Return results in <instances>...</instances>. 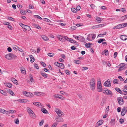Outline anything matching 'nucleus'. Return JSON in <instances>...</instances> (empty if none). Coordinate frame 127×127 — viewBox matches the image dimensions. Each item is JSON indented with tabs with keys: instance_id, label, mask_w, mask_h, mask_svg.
I'll return each instance as SVG.
<instances>
[{
	"instance_id": "obj_53",
	"label": "nucleus",
	"mask_w": 127,
	"mask_h": 127,
	"mask_svg": "<svg viewBox=\"0 0 127 127\" xmlns=\"http://www.w3.org/2000/svg\"><path fill=\"white\" fill-rule=\"evenodd\" d=\"M42 112L44 113H46L47 112V110L45 108H43L41 110Z\"/></svg>"
},
{
	"instance_id": "obj_34",
	"label": "nucleus",
	"mask_w": 127,
	"mask_h": 127,
	"mask_svg": "<svg viewBox=\"0 0 127 127\" xmlns=\"http://www.w3.org/2000/svg\"><path fill=\"white\" fill-rule=\"evenodd\" d=\"M55 54L53 53H51L47 54V55L49 57H52Z\"/></svg>"
},
{
	"instance_id": "obj_41",
	"label": "nucleus",
	"mask_w": 127,
	"mask_h": 127,
	"mask_svg": "<svg viewBox=\"0 0 127 127\" xmlns=\"http://www.w3.org/2000/svg\"><path fill=\"white\" fill-rule=\"evenodd\" d=\"M104 53H105V55L106 56H107L108 54V51L106 49L104 51Z\"/></svg>"
},
{
	"instance_id": "obj_23",
	"label": "nucleus",
	"mask_w": 127,
	"mask_h": 127,
	"mask_svg": "<svg viewBox=\"0 0 127 127\" xmlns=\"http://www.w3.org/2000/svg\"><path fill=\"white\" fill-rule=\"evenodd\" d=\"M61 68L63 69L64 68V64L62 63H60L59 66Z\"/></svg>"
},
{
	"instance_id": "obj_56",
	"label": "nucleus",
	"mask_w": 127,
	"mask_h": 127,
	"mask_svg": "<svg viewBox=\"0 0 127 127\" xmlns=\"http://www.w3.org/2000/svg\"><path fill=\"white\" fill-rule=\"evenodd\" d=\"M109 106H107V107L106 109V110H105V113H108V111H109Z\"/></svg>"
},
{
	"instance_id": "obj_43",
	"label": "nucleus",
	"mask_w": 127,
	"mask_h": 127,
	"mask_svg": "<svg viewBox=\"0 0 127 127\" xmlns=\"http://www.w3.org/2000/svg\"><path fill=\"white\" fill-rule=\"evenodd\" d=\"M14 122L16 124H18L19 123L18 119L17 118L15 119L14 120Z\"/></svg>"
},
{
	"instance_id": "obj_5",
	"label": "nucleus",
	"mask_w": 127,
	"mask_h": 127,
	"mask_svg": "<svg viewBox=\"0 0 127 127\" xmlns=\"http://www.w3.org/2000/svg\"><path fill=\"white\" fill-rule=\"evenodd\" d=\"M24 95L27 96L32 97L33 96V94L31 93L25 91L24 93Z\"/></svg>"
},
{
	"instance_id": "obj_51",
	"label": "nucleus",
	"mask_w": 127,
	"mask_h": 127,
	"mask_svg": "<svg viewBox=\"0 0 127 127\" xmlns=\"http://www.w3.org/2000/svg\"><path fill=\"white\" fill-rule=\"evenodd\" d=\"M119 122L121 124H123L124 122V119L121 118L119 120Z\"/></svg>"
},
{
	"instance_id": "obj_14",
	"label": "nucleus",
	"mask_w": 127,
	"mask_h": 127,
	"mask_svg": "<svg viewBox=\"0 0 127 127\" xmlns=\"http://www.w3.org/2000/svg\"><path fill=\"white\" fill-rule=\"evenodd\" d=\"M103 122V120H99L96 123L97 125L98 126H99L102 124Z\"/></svg>"
},
{
	"instance_id": "obj_13",
	"label": "nucleus",
	"mask_w": 127,
	"mask_h": 127,
	"mask_svg": "<svg viewBox=\"0 0 127 127\" xmlns=\"http://www.w3.org/2000/svg\"><path fill=\"white\" fill-rule=\"evenodd\" d=\"M120 38L122 40H126L127 39V36L125 35H122L121 36Z\"/></svg>"
},
{
	"instance_id": "obj_2",
	"label": "nucleus",
	"mask_w": 127,
	"mask_h": 127,
	"mask_svg": "<svg viewBox=\"0 0 127 127\" xmlns=\"http://www.w3.org/2000/svg\"><path fill=\"white\" fill-rule=\"evenodd\" d=\"M90 86L91 89L93 91L95 88V80L93 78L90 81Z\"/></svg>"
},
{
	"instance_id": "obj_28",
	"label": "nucleus",
	"mask_w": 127,
	"mask_h": 127,
	"mask_svg": "<svg viewBox=\"0 0 127 127\" xmlns=\"http://www.w3.org/2000/svg\"><path fill=\"white\" fill-rule=\"evenodd\" d=\"M5 58H6V59L8 60H11V58L10 57V54L6 55L5 56Z\"/></svg>"
},
{
	"instance_id": "obj_20",
	"label": "nucleus",
	"mask_w": 127,
	"mask_h": 127,
	"mask_svg": "<svg viewBox=\"0 0 127 127\" xmlns=\"http://www.w3.org/2000/svg\"><path fill=\"white\" fill-rule=\"evenodd\" d=\"M11 81L12 82H13L15 84L17 85L18 84V82L17 80L14 78L12 79H11Z\"/></svg>"
},
{
	"instance_id": "obj_62",
	"label": "nucleus",
	"mask_w": 127,
	"mask_h": 127,
	"mask_svg": "<svg viewBox=\"0 0 127 127\" xmlns=\"http://www.w3.org/2000/svg\"><path fill=\"white\" fill-rule=\"evenodd\" d=\"M13 49L15 50H18V49H19V47L17 46L13 47Z\"/></svg>"
},
{
	"instance_id": "obj_35",
	"label": "nucleus",
	"mask_w": 127,
	"mask_h": 127,
	"mask_svg": "<svg viewBox=\"0 0 127 127\" xmlns=\"http://www.w3.org/2000/svg\"><path fill=\"white\" fill-rule=\"evenodd\" d=\"M110 91V90L106 89H105V90L103 91V92L104 93H106L107 95L108 93H109V92Z\"/></svg>"
},
{
	"instance_id": "obj_24",
	"label": "nucleus",
	"mask_w": 127,
	"mask_h": 127,
	"mask_svg": "<svg viewBox=\"0 0 127 127\" xmlns=\"http://www.w3.org/2000/svg\"><path fill=\"white\" fill-rule=\"evenodd\" d=\"M8 92L12 95L14 96L15 95L14 93L10 89L8 91Z\"/></svg>"
},
{
	"instance_id": "obj_25",
	"label": "nucleus",
	"mask_w": 127,
	"mask_h": 127,
	"mask_svg": "<svg viewBox=\"0 0 127 127\" xmlns=\"http://www.w3.org/2000/svg\"><path fill=\"white\" fill-rule=\"evenodd\" d=\"M127 19V15L122 16L121 17V21Z\"/></svg>"
},
{
	"instance_id": "obj_52",
	"label": "nucleus",
	"mask_w": 127,
	"mask_h": 127,
	"mask_svg": "<svg viewBox=\"0 0 127 127\" xmlns=\"http://www.w3.org/2000/svg\"><path fill=\"white\" fill-rule=\"evenodd\" d=\"M73 37L77 39V40H79L80 38L78 36H76L74 35H73Z\"/></svg>"
},
{
	"instance_id": "obj_30",
	"label": "nucleus",
	"mask_w": 127,
	"mask_h": 127,
	"mask_svg": "<svg viewBox=\"0 0 127 127\" xmlns=\"http://www.w3.org/2000/svg\"><path fill=\"white\" fill-rule=\"evenodd\" d=\"M41 74L44 78H47V74L41 72Z\"/></svg>"
},
{
	"instance_id": "obj_44",
	"label": "nucleus",
	"mask_w": 127,
	"mask_h": 127,
	"mask_svg": "<svg viewBox=\"0 0 127 127\" xmlns=\"http://www.w3.org/2000/svg\"><path fill=\"white\" fill-rule=\"evenodd\" d=\"M72 12L74 13H76L77 12V10L75 8H72Z\"/></svg>"
},
{
	"instance_id": "obj_6",
	"label": "nucleus",
	"mask_w": 127,
	"mask_h": 127,
	"mask_svg": "<svg viewBox=\"0 0 127 127\" xmlns=\"http://www.w3.org/2000/svg\"><path fill=\"white\" fill-rule=\"evenodd\" d=\"M117 100L119 105H123L124 103V101L122 98L121 97H119L117 98Z\"/></svg>"
},
{
	"instance_id": "obj_31",
	"label": "nucleus",
	"mask_w": 127,
	"mask_h": 127,
	"mask_svg": "<svg viewBox=\"0 0 127 127\" xmlns=\"http://www.w3.org/2000/svg\"><path fill=\"white\" fill-rule=\"evenodd\" d=\"M33 104L34 105L37 106H40V103L38 102H34Z\"/></svg>"
},
{
	"instance_id": "obj_36",
	"label": "nucleus",
	"mask_w": 127,
	"mask_h": 127,
	"mask_svg": "<svg viewBox=\"0 0 127 127\" xmlns=\"http://www.w3.org/2000/svg\"><path fill=\"white\" fill-rule=\"evenodd\" d=\"M43 20L44 21H46L49 23L51 22V21L49 19L47 18H44L43 19Z\"/></svg>"
},
{
	"instance_id": "obj_39",
	"label": "nucleus",
	"mask_w": 127,
	"mask_h": 127,
	"mask_svg": "<svg viewBox=\"0 0 127 127\" xmlns=\"http://www.w3.org/2000/svg\"><path fill=\"white\" fill-rule=\"evenodd\" d=\"M105 40V39H100L98 40V43H100L102 42L103 41Z\"/></svg>"
},
{
	"instance_id": "obj_17",
	"label": "nucleus",
	"mask_w": 127,
	"mask_h": 127,
	"mask_svg": "<svg viewBox=\"0 0 127 127\" xmlns=\"http://www.w3.org/2000/svg\"><path fill=\"white\" fill-rule=\"evenodd\" d=\"M41 37L43 40L45 41L48 40L49 39L45 35H43L41 36Z\"/></svg>"
},
{
	"instance_id": "obj_33",
	"label": "nucleus",
	"mask_w": 127,
	"mask_h": 127,
	"mask_svg": "<svg viewBox=\"0 0 127 127\" xmlns=\"http://www.w3.org/2000/svg\"><path fill=\"white\" fill-rule=\"evenodd\" d=\"M96 19L98 21V22L99 23L101 22V20L102 19L101 18L98 17H96Z\"/></svg>"
},
{
	"instance_id": "obj_18",
	"label": "nucleus",
	"mask_w": 127,
	"mask_h": 127,
	"mask_svg": "<svg viewBox=\"0 0 127 127\" xmlns=\"http://www.w3.org/2000/svg\"><path fill=\"white\" fill-rule=\"evenodd\" d=\"M111 125L112 126H114L115 123V120L114 119H111L110 121Z\"/></svg>"
},
{
	"instance_id": "obj_19",
	"label": "nucleus",
	"mask_w": 127,
	"mask_h": 127,
	"mask_svg": "<svg viewBox=\"0 0 127 127\" xmlns=\"http://www.w3.org/2000/svg\"><path fill=\"white\" fill-rule=\"evenodd\" d=\"M115 90L117 92H118L119 93L121 94H123L122 92L121 91L120 89L118 88H115Z\"/></svg>"
},
{
	"instance_id": "obj_8",
	"label": "nucleus",
	"mask_w": 127,
	"mask_h": 127,
	"mask_svg": "<svg viewBox=\"0 0 127 127\" xmlns=\"http://www.w3.org/2000/svg\"><path fill=\"white\" fill-rule=\"evenodd\" d=\"M127 107H124L123 108L121 112V115L122 116H124L126 113L127 112Z\"/></svg>"
},
{
	"instance_id": "obj_46",
	"label": "nucleus",
	"mask_w": 127,
	"mask_h": 127,
	"mask_svg": "<svg viewBox=\"0 0 127 127\" xmlns=\"http://www.w3.org/2000/svg\"><path fill=\"white\" fill-rule=\"evenodd\" d=\"M21 13L23 15H25L26 14V12L25 11H23V10H21L20 11Z\"/></svg>"
},
{
	"instance_id": "obj_16",
	"label": "nucleus",
	"mask_w": 127,
	"mask_h": 127,
	"mask_svg": "<svg viewBox=\"0 0 127 127\" xmlns=\"http://www.w3.org/2000/svg\"><path fill=\"white\" fill-rule=\"evenodd\" d=\"M54 96L55 97L58 98L62 99H64V97H62V96L61 95H54Z\"/></svg>"
},
{
	"instance_id": "obj_47",
	"label": "nucleus",
	"mask_w": 127,
	"mask_h": 127,
	"mask_svg": "<svg viewBox=\"0 0 127 127\" xmlns=\"http://www.w3.org/2000/svg\"><path fill=\"white\" fill-rule=\"evenodd\" d=\"M118 29L122 28L123 27L122 24H120L117 26Z\"/></svg>"
},
{
	"instance_id": "obj_11",
	"label": "nucleus",
	"mask_w": 127,
	"mask_h": 127,
	"mask_svg": "<svg viewBox=\"0 0 127 127\" xmlns=\"http://www.w3.org/2000/svg\"><path fill=\"white\" fill-rule=\"evenodd\" d=\"M56 121L58 122H62L64 121L63 119L61 117H59L57 118L56 119Z\"/></svg>"
},
{
	"instance_id": "obj_48",
	"label": "nucleus",
	"mask_w": 127,
	"mask_h": 127,
	"mask_svg": "<svg viewBox=\"0 0 127 127\" xmlns=\"http://www.w3.org/2000/svg\"><path fill=\"white\" fill-rule=\"evenodd\" d=\"M40 63L42 65L43 67H46V64L43 62H40Z\"/></svg>"
},
{
	"instance_id": "obj_32",
	"label": "nucleus",
	"mask_w": 127,
	"mask_h": 127,
	"mask_svg": "<svg viewBox=\"0 0 127 127\" xmlns=\"http://www.w3.org/2000/svg\"><path fill=\"white\" fill-rule=\"evenodd\" d=\"M25 29L28 31H30L31 29L30 26L27 25L26 26V27L25 28Z\"/></svg>"
},
{
	"instance_id": "obj_9",
	"label": "nucleus",
	"mask_w": 127,
	"mask_h": 127,
	"mask_svg": "<svg viewBox=\"0 0 127 127\" xmlns=\"http://www.w3.org/2000/svg\"><path fill=\"white\" fill-rule=\"evenodd\" d=\"M27 100L26 99H19L18 100H16L15 101H18L20 102H27Z\"/></svg>"
},
{
	"instance_id": "obj_21",
	"label": "nucleus",
	"mask_w": 127,
	"mask_h": 127,
	"mask_svg": "<svg viewBox=\"0 0 127 127\" xmlns=\"http://www.w3.org/2000/svg\"><path fill=\"white\" fill-rule=\"evenodd\" d=\"M124 66H125L124 65L123 66L122 65V66H121V65H120V67L119 69H118V71L119 72L120 71L124 69L125 68Z\"/></svg>"
},
{
	"instance_id": "obj_49",
	"label": "nucleus",
	"mask_w": 127,
	"mask_h": 127,
	"mask_svg": "<svg viewBox=\"0 0 127 127\" xmlns=\"http://www.w3.org/2000/svg\"><path fill=\"white\" fill-rule=\"evenodd\" d=\"M118 80L117 79H115L114 80L113 82V83L114 84H118Z\"/></svg>"
},
{
	"instance_id": "obj_1",
	"label": "nucleus",
	"mask_w": 127,
	"mask_h": 127,
	"mask_svg": "<svg viewBox=\"0 0 127 127\" xmlns=\"http://www.w3.org/2000/svg\"><path fill=\"white\" fill-rule=\"evenodd\" d=\"M27 110L31 117L33 119L35 118V114L30 108L29 107H27Z\"/></svg>"
},
{
	"instance_id": "obj_59",
	"label": "nucleus",
	"mask_w": 127,
	"mask_h": 127,
	"mask_svg": "<svg viewBox=\"0 0 127 127\" xmlns=\"http://www.w3.org/2000/svg\"><path fill=\"white\" fill-rule=\"evenodd\" d=\"M105 103V100H103L102 101L101 103V104H100V105L101 106H103V105H104Z\"/></svg>"
},
{
	"instance_id": "obj_15",
	"label": "nucleus",
	"mask_w": 127,
	"mask_h": 127,
	"mask_svg": "<svg viewBox=\"0 0 127 127\" xmlns=\"http://www.w3.org/2000/svg\"><path fill=\"white\" fill-rule=\"evenodd\" d=\"M0 92L1 94L4 96H6L7 95V94L6 92L0 89Z\"/></svg>"
},
{
	"instance_id": "obj_64",
	"label": "nucleus",
	"mask_w": 127,
	"mask_h": 127,
	"mask_svg": "<svg viewBox=\"0 0 127 127\" xmlns=\"http://www.w3.org/2000/svg\"><path fill=\"white\" fill-rule=\"evenodd\" d=\"M57 125V123H54L51 127H56Z\"/></svg>"
},
{
	"instance_id": "obj_10",
	"label": "nucleus",
	"mask_w": 127,
	"mask_h": 127,
	"mask_svg": "<svg viewBox=\"0 0 127 127\" xmlns=\"http://www.w3.org/2000/svg\"><path fill=\"white\" fill-rule=\"evenodd\" d=\"M64 36L63 37L60 35H58V38H59V40L61 41H64Z\"/></svg>"
},
{
	"instance_id": "obj_12",
	"label": "nucleus",
	"mask_w": 127,
	"mask_h": 127,
	"mask_svg": "<svg viewBox=\"0 0 127 127\" xmlns=\"http://www.w3.org/2000/svg\"><path fill=\"white\" fill-rule=\"evenodd\" d=\"M4 84L6 86L9 88H11L12 86V85L10 83H4Z\"/></svg>"
},
{
	"instance_id": "obj_26",
	"label": "nucleus",
	"mask_w": 127,
	"mask_h": 127,
	"mask_svg": "<svg viewBox=\"0 0 127 127\" xmlns=\"http://www.w3.org/2000/svg\"><path fill=\"white\" fill-rule=\"evenodd\" d=\"M64 39H65V40H67L68 41L70 42H71V39L70 38H68L66 36H64Z\"/></svg>"
},
{
	"instance_id": "obj_57",
	"label": "nucleus",
	"mask_w": 127,
	"mask_h": 127,
	"mask_svg": "<svg viewBox=\"0 0 127 127\" xmlns=\"http://www.w3.org/2000/svg\"><path fill=\"white\" fill-rule=\"evenodd\" d=\"M107 95H109L110 96H112V92L110 91L109 92V93H108Z\"/></svg>"
},
{
	"instance_id": "obj_3",
	"label": "nucleus",
	"mask_w": 127,
	"mask_h": 127,
	"mask_svg": "<svg viewBox=\"0 0 127 127\" xmlns=\"http://www.w3.org/2000/svg\"><path fill=\"white\" fill-rule=\"evenodd\" d=\"M95 34L94 33L90 34L87 35V39L89 41H92L95 38Z\"/></svg>"
},
{
	"instance_id": "obj_50",
	"label": "nucleus",
	"mask_w": 127,
	"mask_h": 127,
	"mask_svg": "<svg viewBox=\"0 0 127 127\" xmlns=\"http://www.w3.org/2000/svg\"><path fill=\"white\" fill-rule=\"evenodd\" d=\"M106 25L105 24H99L98 25V26L99 27V28H101L103 26H105Z\"/></svg>"
},
{
	"instance_id": "obj_54",
	"label": "nucleus",
	"mask_w": 127,
	"mask_h": 127,
	"mask_svg": "<svg viewBox=\"0 0 127 127\" xmlns=\"http://www.w3.org/2000/svg\"><path fill=\"white\" fill-rule=\"evenodd\" d=\"M90 6L91 8L93 9H94L95 8L96 6L94 4H92L90 5Z\"/></svg>"
},
{
	"instance_id": "obj_4",
	"label": "nucleus",
	"mask_w": 127,
	"mask_h": 127,
	"mask_svg": "<svg viewBox=\"0 0 127 127\" xmlns=\"http://www.w3.org/2000/svg\"><path fill=\"white\" fill-rule=\"evenodd\" d=\"M111 79H109L105 82L104 83L103 85L104 86L109 87L111 86Z\"/></svg>"
},
{
	"instance_id": "obj_61",
	"label": "nucleus",
	"mask_w": 127,
	"mask_h": 127,
	"mask_svg": "<svg viewBox=\"0 0 127 127\" xmlns=\"http://www.w3.org/2000/svg\"><path fill=\"white\" fill-rule=\"evenodd\" d=\"M123 27H125L127 26V23L122 24Z\"/></svg>"
},
{
	"instance_id": "obj_42",
	"label": "nucleus",
	"mask_w": 127,
	"mask_h": 127,
	"mask_svg": "<svg viewBox=\"0 0 127 127\" xmlns=\"http://www.w3.org/2000/svg\"><path fill=\"white\" fill-rule=\"evenodd\" d=\"M30 79L31 81L32 82H34V80L33 78V77H32V76L30 75Z\"/></svg>"
},
{
	"instance_id": "obj_45",
	"label": "nucleus",
	"mask_w": 127,
	"mask_h": 127,
	"mask_svg": "<svg viewBox=\"0 0 127 127\" xmlns=\"http://www.w3.org/2000/svg\"><path fill=\"white\" fill-rule=\"evenodd\" d=\"M35 17L40 20H42V18L38 15H35Z\"/></svg>"
},
{
	"instance_id": "obj_63",
	"label": "nucleus",
	"mask_w": 127,
	"mask_h": 127,
	"mask_svg": "<svg viewBox=\"0 0 127 127\" xmlns=\"http://www.w3.org/2000/svg\"><path fill=\"white\" fill-rule=\"evenodd\" d=\"M34 67L35 68H36V69H39V68L38 66V65L36 64H34Z\"/></svg>"
},
{
	"instance_id": "obj_37",
	"label": "nucleus",
	"mask_w": 127,
	"mask_h": 127,
	"mask_svg": "<svg viewBox=\"0 0 127 127\" xmlns=\"http://www.w3.org/2000/svg\"><path fill=\"white\" fill-rule=\"evenodd\" d=\"M74 63L77 64H79L81 63V62L79 60H76L74 61Z\"/></svg>"
},
{
	"instance_id": "obj_7",
	"label": "nucleus",
	"mask_w": 127,
	"mask_h": 127,
	"mask_svg": "<svg viewBox=\"0 0 127 127\" xmlns=\"http://www.w3.org/2000/svg\"><path fill=\"white\" fill-rule=\"evenodd\" d=\"M55 111L59 116H61L63 114V113L58 108H56Z\"/></svg>"
},
{
	"instance_id": "obj_22",
	"label": "nucleus",
	"mask_w": 127,
	"mask_h": 127,
	"mask_svg": "<svg viewBox=\"0 0 127 127\" xmlns=\"http://www.w3.org/2000/svg\"><path fill=\"white\" fill-rule=\"evenodd\" d=\"M92 44L90 43H86L85 44V46L87 48H89L90 47L91 45Z\"/></svg>"
},
{
	"instance_id": "obj_40",
	"label": "nucleus",
	"mask_w": 127,
	"mask_h": 127,
	"mask_svg": "<svg viewBox=\"0 0 127 127\" xmlns=\"http://www.w3.org/2000/svg\"><path fill=\"white\" fill-rule=\"evenodd\" d=\"M41 93L38 92H35L34 93V94L35 95L40 96L41 95Z\"/></svg>"
},
{
	"instance_id": "obj_27",
	"label": "nucleus",
	"mask_w": 127,
	"mask_h": 127,
	"mask_svg": "<svg viewBox=\"0 0 127 127\" xmlns=\"http://www.w3.org/2000/svg\"><path fill=\"white\" fill-rule=\"evenodd\" d=\"M98 91L99 92H101L102 90V86H98L97 87Z\"/></svg>"
},
{
	"instance_id": "obj_58",
	"label": "nucleus",
	"mask_w": 127,
	"mask_h": 127,
	"mask_svg": "<svg viewBox=\"0 0 127 127\" xmlns=\"http://www.w3.org/2000/svg\"><path fill=\"white\" fill-rule=\"evenodd\" d=\"M118 78L120 79V80L121 81H123L124 80V79H123L122 77L120 76L118 77Z\"/></svg>"
},
{
	"instance_id": "obj_60",
	"label": "nucleus",
	"mask_w": 127,
	"mask_h": 127,
	"mask_svg": "<svg viewBox=\"0 0 127 127\" xmlns=\"http://www.w3.org/2000/svg\"><path fill=\"white\" fill-rule=\"evenodd\" d=\"M21 73L23 74L26 73V72L25 69H23L21 70Z\"/></svg>"
},
{
	"instance_id": "obj_55",
	"label": "nucleus",
	"mask_w": 127,
	"mask_h": 127,
	"mask_svg": "<svg viewBox=\"0 0 127 127\" xmlns=\"http://www.w3.org/2000/svg\"><path fill=\"white\" fill-rule=\"evenodd\" d=\"M9 112H8L4 109L3 113L4 114H9Z\"/></svg>"
},
{
	"instance_id": "obj_29",
	"label": "nucleus",
	"mask_w": 127,
	"mask_h": 127,
	"mask_svg": "<svg viewBox=\"0 0 127 127\" xmlns=\"http://www.w3.org/2000/svg\"><path fill=\"white\" fill-rule=\"evenodd\" d=\"M72 43H74L78 46H79V44L77 42L75 41L72 39Z\"/></svg>"
},
{
	"instance_id": "obj_38",
	"label": "nucleus",
	"mask_w": 127,
	"mask_h": 127,
	"mask_svg": "<svg viewBox=\"0 0 127 127\" xmlns=\"http://www.w3.org/2000/svg\"><path fill=\"white\" fill-rule=\"evenodd\" d=\"M85 41V38L84 37H81L80 39V41L81 42H84Z\"/></svg>"
}]
</instances>
